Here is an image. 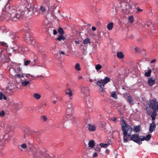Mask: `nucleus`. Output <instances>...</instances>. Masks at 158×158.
<instances>
[{"label":"nucleus","instance_id":"ddd939ff","mask_svg":"<svg viewBox=\"0 0 158 158\" xmlns=\"http://www.w3.org/2000/svg\"><path fill=\"white\" fill-rule=\"evenodd\" d=\"M10 72L14 71L16 73L18 74L20 72H21L22 69L19 67L12 66V68L10 69Z\"/></svg>","mask_w":158,"mask_h":158},{"label":"nucleus","instance_id":"b1692460","mask_svg":"<svg viewBox=\"0 0 158 158\" xmlns=\"http://www.w3.org/2000/svg\"><path fill=\"white\" fill-rule=\"evenodd\" d=\"M89 147L90 148H93L95 145V143L94 140H91L88 143Z\"/></svg>","mask_w":158,"mask_h":158},{"label":"nucleus","instance_id":"6ab92c4d","mask_svg":"<svg viewBox=\"0 0 158 158\" xmlns=\"http://www.w3.org/2000/svg\"><path fill=\"white\" fill-rule=\"evenodd\" d=\"M12 10V9H11ZM12 12V10L10 11L9 12V13L5 12V13L4 14H2L1 15V17H3L4 19H7V18L8 16L10 17V16L11 18L12 19V20L14 21L13 20V18L11 17V15H10V13Z\"/></svg>","mask_w":158,"mask_h":158},{"label":"nucleus","instance_id":"7ed1b4c3","mask_svg":"<svg viewBox=\"0 0 158 158\" xmlns=\"http://www.w3.org/2000/svg\"><path fill=\"white\" fill-rule=\"evenodd\" d=\"M122 129L123 134V142L127 143L128 142L127 139L131 136V132L134 130L135 132H138L140 131V126L139 125L134 126L133 127L127 124L124 119L121 122Z\"/></svg>","mask_w":158,"mask_h":158},{"label":"nucleus","instance_id":"bf43d9fd","mask_svg":"<svg viewBox=\"0 0 158 158\" xmlns=\"http://www.w3.org/2000/svg\"><path fill=\"white\" fill-rule=\"evenodd\" d=\"M135 50L136 52H139V49L137 47H136L135 48Z\"/></svg>","mask_w":158,"mask_h":158},{"label":"nucleus","instance_id":"37998d69","mask_svg":"<svg viewBox=\"0 0 158 158\" xmlns=\"http://www.w3.org/2000/svg\"><path fill=\"white\" fill-rule=\"evenodd\" d=\"M80 64L79 63L77 64L75 66V69L77 71H80L81 70L80 66Z\"/></svg>","mask_w":158,"mask_h":158},{"label":"nucleus","instance_id":"4d7b16f0","mask_svg":"<svg viewBox=\"0 0 158 158\" xmlns=\"http://www.w3.org/2000/svg\"><path fill=\"white\" fill-rule=\"evenodd\" d=\"M136 9L139 12H142L143 10V9H140V8L139 7H138L136 8Z\"/></svg>","mask_w":158,"mask_h":158},{"label":"nucleus","instance_id":"f257e3e1","mask_svg":"<svg viewBox=\"0 0 158 158\" xmlns=\"http://www.w3.org/2000/svg\"><path fill=\"white\" fill-rule=\"evenodd\" d=\"M10 14L13 20L16 21L23 17H28L33 15H38L39 12L37 8L35 7L33 3H29L23 10H16L12 9V12Z\"/></svg>","mask_w":158,"mask_h":158},{"label":"nucleus","instance_id":"a211bd4d","mask_svg":"<svg viewBox=\"0 0 158 158\" xmlns=\"http://www.w3.org/2000/svg\"><path fill=\"white\" fill-rule=\"evenodd\" d=\"M8 35H9V37L13 40H16L17 38H18V37L16 35L15 33L12 31H9Z\"/></svg>","mask_w":158,"mask_h":158},{"label":"nucleus","instance_id":"13d9d810","mask_svg":"<svg viewBox=\"0 0 158 158\" xmlns=\"http://www.w3.org/2000/svg\"><path fill=\"white\" fill-rule=\"evenodd\" d=\"M101 124L102 125V127H104L105 125L106 124V123L105 122H102L101 123Z\"/></svg>","mask_w":158,"mask_h":158},{"label":"nucleus","instance_id":"6e6d98bb","mask_svg":"<svg viewBox=\"0 0 158 158\" xmlns=\"http://www.w3.org/2000/svg\"><path fill=\"white\" fill-rule=\"evenodd\" d=\"M36 60H37V59H36V58H35V59L34 60H33L32 61V62H31V65H33V66H35V64H34V63H35V62H36Z\"/></svg>","mask_w":158,"mask_h":158},{"label":"nucleus","instance_id":"a19ab883","mask_svg":"<svg viewBox=\"0 0 158 158\" xmlns=\"http://www.w3.org/2000/svg\"><path fill=\"white\" fill-rule=\"evenodd\" d=\"M102 66L100 64H97L95 65V68L97 71H98L101 69Z\"/></svg>","mask_w":158,"mask_h":158},{"label":"nucleus","instance_id":"774afa93","mask_svg":"<svg viewBox=\"0 0 158 158\" xmlns=\"http://www.w3.org/2000/svg\"><path fill=\"white\" fill-rule=\"evenodd\" d=\"M111 120L114 121H115L116 120V118L115 117H114Z\"/></svg>","mask_w":158,"mask_h":158},{"label":"nucleus","instance_id":"e433bc0d","mask_svg":"<svg viewBox=\"0 0 158 158\" xmlns=\"http://www.w3.org/2000/svg\"><path fill=\"white\" fill-rule=\"evenodd\" d=\"M111 97L114 98L115 99H117V95L115 92H111Z\"/></svg>","mask_w":158,"mask_h":158},{"label":"nucleus","instance_id":"9d476101","mask_svg":"<svg viewBox=\"0 0 158 158\" xmlns=\"http://www.w3.org/2000/svg\"><path fill=\"white\" fill-rule=\"evenodd\" d=\"M131 140L133 141L134 142L140 144L142 143L141 142L140 138V136L138 134H134L132 135H131L130 136Z\"/></svg>","mask_w":158,"mask_h":158},{"label":"nucleus","instance_id":"6e6552de","mask_svg":"<svg viewBox=\"0 0 158 158\" xmlns=\"http://www.w3.org/2000/svg\"><path fill=\"white\" fill-rule=\"evenodd\" d=\"M24 40L26 43L31 44H33L34 39L32 33H26L23 38Z\"/></svg>","mask_w":158,"mask_h":158},{"label":"nucleus","instance_id":"09e8293b","mask_svg":"<svg viewBox=\"0 0 158 158\" xmlns=\"http://www.w3.org/2000/svg\"><path fill=\"white\" fill-rule=\"evenodd\" d=\"M5 113L4 111L2 110L0 112V117H3L5 115Z\"/></svg>","mask_w":158,"mask_h":158},{"label":"nucleus","instance_id":"2f4dec72","mask_svg":"<svg viewBox=\"0 0 158 158\" xmlns=\"http://www.w3.org/2000/svg\"><path fill=\"white\" fill-rule=\"evenodd\" d=\"M157 115V114L154 111L152 114L151 117L152 118V121H154V120L155 119Z\"/></svg>","mask_w":158,"mask_h":158},{"label":"nucleus","instance_id":"39448f33","mask_svg":"<svg viewBox=\"0 0 158 158\" xmlns=\"http://www.w3.org/2000/svg\"><path fill=\"white\" fill-rule=\"evenodd\" d=\"M120 9L123 14H128L133 9V5L125 2H122L120 5Z\"/></svg>","mask_w":158,"mask_h":158},{"label":"nucleus","instance_id":"338daca9","mask_svg":"<svg viewBox=\"0 0 158 158\" xmlns=\"http://www.w3.org/2000/svg\"><path fill=\"white\" fill-rule=\"evenodd\" d=\"M59 53L61 54H64V52L63 51H60L59 52Z\"/></svg>","mask_w":158,"mask_h":158},{"label":"nucleus","instance_id":"0eeeda50","mask_svg":"<svg viewBox=\"0 0 158 158\" xmlns=\"http://www.w3.org/2000/svg\"><path fill=\"white\" fill-rule=\"evenodd\" d=\"M12 49L13 50L16 51L17 52L21 54L25 52L28 51L27 48L26 49L24 46L22 44H15L13 47Z\"/></svg>","mask_w":158,"mask_h":158},{"label":"nucleus","instance_id":"3c124183","mask_svg":"<svg viewBox=\"0 0 158 158\" xmlns=\"http://www.w3.org/2000/svg\"><path fill=\"white\" fill-rule=\"evenodd\" d=\"M21 147L23 149H25L27 148V147L26 144L23 143L21 145Z\"/></svg>","mask_w":158,"mask_h":158},{"label":"nucleus","instance_id":"cd10ccee","mask_svg":"<svg viewBox=\"0 0 158 158\" xmlns=\"http://www.w3.org/2000/svg\"><path fill=\"white\" fill-rule=\"evenodd\" d=\"M113 27V23L112 22L109 23L107 25V28L108 30H111Z\"/></svg>","mask_w":158,"mask_h":158},{"label":"nucleus","instance_id":"a18cd8bd","mask_svg":"<svg viewBox=\"0 0 158 158\" xmlns=\"http://www.w3.org/2000/svg\"><path fill=\"white\" fill-rule=\"evenodd\" d=\"M128 20L130 23H132L134 22V17L132 15H130L128 18Z\"/></svg>","mask_w":158,"mask_h":158},{"label":"nucleus","instance_id":"a878e982","mask_svg":"<svg viewBox=\"0 0 158 158\" xmlns=\"http://www.w3.org/2000/svg\"><path fill=\"white\" fill-rule=\"evenodd\" d=\"M23 81L21 82L22 85L24 86H27L29 83L30 81H29L27 80H22Z\"/></svg>","mask_w":158,"mask_h":158},{"label":"nucleus","instance_id":"423d86ee","mask_svg":"<svg viewBox=\"0 0 158 158\" xmlns=\"http://www.w3.org/2000/svg\"><path fill=\"white\" fill-rule=\"evenodd\" d=\"M110 79L108 77H105L103 79H101L97 81L96 83L102 89L101 91L102 95L103 96L105 90L104 89V86L108 82L110 81Z\"/></svg>","mask_w":158,"mask_h":158},{"label":"nucleus","instance_id":"49530a36","mask_svg":"<svg viewBox=\"0 0 158 158\" xmlns=\"http://www.w3.org/2000/svg\"><path fill=\"white\" fill-rule=\"evenodd\" d=\"M24 133L23 137L24 139H26L27 136H28L29 135V131H27V132H26V131H24Z\"/></svg>","mask_w":158,"mask_h":158},{"label":"nucleus","instance_id":"c85d7f7f","mask_svg":"<svg viewBox=\"0 0 158 158\" xmlns=\"http://www.w3.org/2000/svg\"><path fill=\"white\" fill-rule=\"evenodd\" d=\"M47 9V7H46L43 5H42L40 8V12L42 13L44 12Z\"/></svg>","mask_w":158,"mask_h":158},{"label":"nucleus","instance_id":"2eb2a0df","mask_svg":"<svg viewBox=\"0 0 158 158\" xmlns=\"http://www.w3.org/2000/svg\"><path fill=\"white\" fill-rule=\"evenodd\" d=\"M13 137L10 134H6L3 137V139L5 141H9L12 139Z\"/></svg>","mask_w":158,"mask_h":158},{"label":"nucleus","instance_id":"58836bf2","mask_svg":"<svg viewBox=\"0 0 158 158\" xmlns=\"http://www.w3.org/2000/svg\"><path fill=\"white\" fill-rule=\"evenodd\" d=\"M27 80L29 81L33 79L32 78V77H35V76H34L31 75L30 74L28 73L27 74Z\"/></svg>","mask_w":158,"mask_h":158},{"label":"nucleus","instance_id":"e2e57ef3","mask_svg":"<svg viewBox=\"0 0 158 158\" xmlns=\"http://www.w3.org/2000/svg\"><path fill=\"white\" fill-rule=\"evenodd\" d=\"M109 153V150L108 149H106L105 151V153L107 154L108 155Z\"/></svg>","mask_w":158,"mask_h":158},{"label":"nucleus","instance_id":"7c9ffc66","mask_svg":"<svg viewBox=\"0 0 158 158\" xmlns=\"http://www.w3.org/2000/svg\"><path fill=\"white\" fill-rule=\"evenodd\" d=\"M0 45L4 47L5 48H6L8 47V45L6 43L4 42L0 41Z\"/></svg>","mask_w":158,"mask_h":158},{"label":"nucleus","instance_id":"c03bdc74","mask_svg":"<svg viewBox=\"0 0 158 158\" xmlns=\"http://www.w3.org/2000/svg\"><path fill=\"white\" fill-rule=\"evenodd\" d=\"M41 119L43 122H45L47 120V118L45 116H42L41 117Z\"/></svg>","mask_w":158,"mask_h":158},{"label":"nucleus","instance_id":"680f3d73","mask_svg":"<svg viewBox=\"0 0 158 158\" xmlns=\"http://www.w3.org/2000/svg\"><path fill=\"white\" fill-rule=\"evenodd\" d=\"M53 33L54 35H56L57 33V31L56 30L54 29L53 31Z\"/></svg>","mask_w":158,"mask_h":158},{"label":"nucleus","instance_id":"4468645a","mask_svg":"<svg viewBox=\"0 0 158 158\" xmlns=\"http://www.w3.org/2000/svg\"><path fill=\"white\" fill-rule=\"evenodd\" d=\"M148 83L150 86H152L155 83V78L153 77L149 78L148 80Z\"/></svg>","mask_w":158,"mask_h":158},{"label":"nucleus","instance_id":"c9c22d12","mask_svg":"<svg viewBox=\"0 0 158 158\" xmlns=\"http://www.w3.org/2000/svg\"><path fill=\"white\" fill-rule=\"evenodd\" d=\"M151 72L152 70L151 69H149L147 72L145 73V76L146 77H149L151 75Z\"/></svg>","mask_w":158,"mask_h":158},{"label":"nucleus","instance_id":"412c9836","mask_svg":"<svg viewBox=\"0 0 158 158\" xmlns=\"http://www.w3.org/2000/svg\"><path fill=\"white\" fill-rule=\"evenodd\" d=\"M87 127L88 130L90 131H94L96 130V127L93 125L88 124Z\"/></svg>","mask_w":158,"mask_h":158},{"label":"nucleus","instance_id":"8fccbe9b","mask_svg":"<svg viewBox=\"0 0 158 158\" xmlns=\"http://www.w3.org/2000/svg\"><path fill=\"white\" fill-rule=\"evenodd\" d=\"M55 99H54L52 100V102L54 104H56L57 102V100L59 99V97H56L55 98Z\"/></svg>","mask_w":158,"mask_h":158},{"label":"nucleus","instance_id":"f704fd0d","mask_svg":"<svg viewBox=\"0 0 158 158\" xmlns=\"http://www.w3.org/2000/svg\"><path fill=\"white\" fill-rule=\"evenodd\" d=\"M3 98L6 100V97L2 92H0V100H2Z\"/></svg>","mask_w":158,"mask_h":158},{"label":"nucleus","instance_id":"052dcab7","mask_svg":"<svg viewBox=\"0 0 158 158\" xmlns=\"http://www.w3.org/2000/svg\"><path fill=\"white\" fill-rule=\"evenodd\" d=\"M98 156V154L97 152H94L93 154V157H96Z\"/></svg>","mask_w":158,"mask_h":158},{"label":"nucleus","instance_id":"4c0bfd02","mask_svg":"<svg viewBox=\"0 0 158 158\" xmlns=\"http://www.w3.org/2000/svg\"><path fill=\"white\" fill-rule=\"evenodd\" d=\"M109 144L107 143H100V145L102 148H106L107 147Z\"/></svg>","mask_w":158,"mask_h":158},{"label":"nucleus","instance_id":"c756f323","mask_svg":"<svg viewBox=\"0 0 158 158\" xmlns=\"http://www.w3.org/2000/svg\"><path fill=\"white\" fill-rule=\"evenodd\" d=\"M58 31L59 34L61 35H63L64 33V30L61 27H60L58 28Z\"/></svg>","mask_w":158,"mask_h":158},{"label":"nucleus","instance_id":"1a4fd4ad","mask_svg":"<svg viewBox=\"0 0 158 158\" xmlns=\"http://www.w3.org/2000/svg\"><path fill=\"white\" fill-rule=\"evenodd\" d=\"M149 106L154 111H158V102L155 98H153L150 101Z\"/></svg>","mask_w":158,"mask_h":158},{"label":"nucleus","instance_id":"f03ea898","mask_svg":"<svg viewBox=\"0 0 158 158\" xmlns=\"http://www.w3.org/2000/svg\"><path fill=\"white\" fill-rule=\"evenodd\" d=\"M65 93L66 94L69 95L70 99V100L67 103L66 118L74 123L77 121V119L73 115V109L76 107L75 104L73 101H71L73 99V94L71 90L69 88L66 89Z\"/></svg>","mask_w":158,"mask_h":158},{"label":"nucleus","instance_id":"aec40b11","mask_svg":"<svg viewBox=\"0 0 158 158\" xmlns=\"http://www.w3.org/2000/svg\"><path fill=\"white\" fill-rule=\"evenodd\" d=\"M151 137V135L150 134H148L146 135V136H140V139H141V141L145 140L148 141L150 139Z\"/></svg>","mask_w":158,"mask_h":158},{"label":"nucleus","instance_id":"79ce46f5","mask_svg":"<svg viewBox=\"0 0 158 158\" xmlns=\"http://www.w3.org/2000/svg\"><path fill=\"white\" fill-rule=\"evenodd\" d=\"M90 40L88 38L85 39L83 41V43L85 44H89V43H90Z\"/></svg>","mask_w":158,"mask_h":158},{"label":"nucleus","instance_id":"5701e85b","mask_svg":"<svg viewBox=\"0 0 158 158\" xmlns=\"http://www.w3.org/2000/svg\"><path fill=\"white\" fill-rule=\"evenodd\" d=\"M33 98L36 100L40 99L41 97L40 94L37 93H34L33 95Z\"/></svg>","mask_w":158,"mask_h":158},{"label":"nucleus","instance_id":"393cba45","mask_svg":"<svg viewBox=\"0 0 158 158\" xmlns=\"http://www.w3.org/2000/svg\"><path fill=\"white\" fill-rule=\"evenodd\" d=\"M117 56L118 58L120 59H122L124 57L123 54L121 52H117Z\"/></svg>","mask_w":158,"mask_h":158},{"label":"nucleus","instance_id":"0e129e2a","mask_svg":"<svg viewBox=\"0 0 158 158\" xmlns=\"http://www.w3.org/2000/svg\"><path fill=\"white\" fill-rule=\"evenodd\" d=\"M156 61V60L155 59L151 61L150 62V63H154Z\"/></svg>","mask_w":158,"mask_h":158},{"label":"nucleus","instance_id":"69168bd1","mask_svg":"<svg viewBox=\"0 0 158 158\" xmlns=\"http://www.w3.org/2000/svg\"><path fill=\"white\" fill-rule=\"evenodd\" d=\"M92 30L93 31H95L96 30V28L95 27H92Z\"/></svg>","mask_w":158,"mask_h":158},{"label":"nucleus","instance_id":"864d4df0","mask_svg":"<svg viewBox=\"0 0 158 158\" xmlns=\"http://www.w3.org/2000/svg\"><path fill=\"white\" fill-rule=\"evenodd\" d=\"M2 32L3 33H6L8 35L9 31H8L7 29H2Z\"/></svg>","mask_w":158,"mask_h":158},{"label":"nucleus","instance_id":"473e14b6","mask_svg":"<svg viewBox=\"0 0 158 158\" xmlns=\"http://www.w3.org/2000/svg\"><path fill=\"white\" fill-rule=\"evenodd\" d=\"M68 122H66L65 123H67ZM65 123H63L62 122H60L59 123V124L57 125V127L60 128H63L64 127H65L66 126H65Z\"/></svg>","mask_w":158,"mask_h":158},{"label":"nucleus","instance_id":"bb28decb","mask_svg":"<svg viewBox=\"0 0 158 158\" xmlns=\"http://www.w3.org/2000/svg\"><path fill=\"white\" fill-rule=\"evenodd\" d=\"M66 39V38L63 35H59L58 37L56 38V40L61 41L62 40H64Z\"/></svg>","mask_w":158,"mask_h":158},{"label":"nucleus","instance_id":"dca6fc26","mask_svg":"<svg viewBox=\"0 0 158 158\" xmlns=\"http://www.w3.org/2000/svg\"><path fill=\"white\" fill-rule=\"evenodd\" d=\"M31 26L28 24H26L24 26L23 30L25 31V33H31Z\"/></svg>","mask_w":158,"mask_h":158},{"label":"nucleus","instance_id":"72a5a7b5","mask_svg":"<svg viewBox=\"0 0 158 158\" xmlns=\"http://www.w3.org/2000/svg\"><path fill=\"white\" fill-rule=\"evenodd\" d=\"M86 104L90 108H91L92 107L93 103L92 102H89V101L86 100Z\"/></svg>","mask_w":158,"mask_h":158},{"label":"nucleus","instance_id":"603ef678","mask_svg":"<svg viewBox=\"0 0 158 158\" xmlns=\"http://www.w3.org/2000/svg\"><path fill=\"white\" fill-rule=\"evenodd\" d=\"M151 24H152V23L146 22V23L145 25L144 24V25H143L144 26V27L145 28H146V26H147V27H148V26H150Z\"/></svg>","mask_w":158,"mask_h":158},{"label":"nucleus","instance_id":"de8ad7c7","mask_svg":"<svg viewBox=\"0 0 158 158\" xmlns=\"http://www.w3.org/2000/svg\"><path fill=\"white\" fill-rule=\"evenodd\" d=\"M31 61L30 60H27L25 61L24 62V65L25 66H27L30 64Z\"/></svg>","mask_w":158,"mask_h":158},{"label":"nucleus","instance_id":"f8f14e48","mask_svg":"<svg viewBox=\"0 0 158 158\" xmlns=\"http://www.w3.org/2000/svg\"><path fill=\"white\" fill-rule=\"evenodd\" d=\"M27 74L20 73L17 74L16 75H15V76L19 78H23L24 79V80H27Z\"/></svg>","mask_w":158,"mask_h":158},{"label":"nucleus","instance_id":"f3484780","mask_svg":"<svg viewBox=\"0 0 158 158\" xmlns=\"http://www.w3.org/2000/svg\"><path fill=\"white\" fill-rule=\"evenodd\" d=\"M155 121H153L150 123L149 128V131L152 132L155 129L156 127V125L154 123Z\"/></svg>","mask_w":158,"mask_h":158},{"label":"nucleus","instance_id":"ea45409f","mask_svg":"<svg viewBox=\"0 0 158 158\" xmlns=\"http://www.w3.org/2000/svg\"><path fill=\"white\" fill-rule=\"evenodd\" d=\"M100 147L101 146L100 145V144L99 145L98 144L97 145H96L95 148V151L98 152H100L101 150Z\"/></svg>","mask_w":158,"mask_h":158},{"label":"nucleus","instance_id":"20e7f679","mask_svg":"<svg viewBox=\"0 0 158 158\" xmlns=\"http://www.w3.org/2000/svg\"><path fill=\"white\" fill-rule=\"evenodd\" d=\"M28 147L30 151L34 155V158H43L45 153L46 151L45 149H43V151L41 150L34 147L32 143H29Z\"/></svg>","mask_w":158,"mask_h":158},{"label":"nucleus","instance_id":"5fc2aeb1","mask_svg":"<svg viewBox=\"0 0 158 158\" xmlns=\"http://www.w3.org/2000/svg\"><path fill=\"white\" fill-rule=\"evenodd\" d=\"M12 66L19 67L20 65H21V64H17L15 63H12Z\"/></svg>","mask_w":158,"mask_h":158},{"label":"nucleus","instance_id":"9b49d317","mask_svg":"<svg viewBox=\"0 0 158 158\" xmlns=\"http://www.w3.org/2000/svg\"><path fill=\"white\" fill-rule=\"evenodd\" d=\"M81 93L83 95L84 97L89 95V90L87 87L82 86L81 88Z\"/></svg>","mask_w":158,"mask_h":158},{"label":"nucleus","instance_id":"4be33fe9","mask_svg":"<svg viewBox=\"0 0 158 158\" xmlns=\"http://www.w3.org/2000/svg\"><path fill=\"white\" fill-rule=\"evenodd\" d=\"M126 99L128 102L129 103V104L131 106L133 105V100L131 97L130 96H128L127 98H126Z\"/></svg>","mask_w":158,"mask_h":158}]
</instances>
